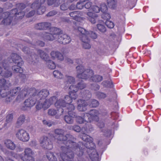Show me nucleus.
Listing matches in <instances>:
<instances>
[{"label":"nucleus","mask_w":161,"mask_h":161,"mask_svg":"<svg viewBox=\"0 0 161 161\" xmlns=\"http://www.w3.org/2000/svg\"><path fill=\"white\" fill-rule=\"evenodd\" d=\"M33 9H37V13L39 14H42L45 11L46 8L44 6H41L35 8H33Z\"/></svg>","instance_id":"nucleus-33"},{"label":"nucleus","mask_w":161,"mask_h":161,"mask_svg":"<svg viewBox=\"0 0 161 161\" xmlns=\"http://www.w3.org/2000/svg\"><path fill=\"white\" fill-rule=\"evenodd\" d=\"M76 118V121L77 123L79 124H82L85 123L84 120L83 119V117H81L80 116H77Z\"/></svg>","instance_id":"nucleus-58"},{"label":"nucleus","mask_w":161,"mask_h":161,"mask_svg":"<svg viewBox=\"0 0 161 161\" xmlns=\"http://www.w3.org/2000/svg\"><path fill=\"white\" fill-rule=\"evenodd\" d=\"M103 13V14L102 15V17L103 19L108 20V19L110 18V15L108 13H107V12Z\"/></svg>","instance_id":"nucleus-53"},{"label":"nucleus","mask_w":161,"mask_h":161,"mask_svg":"<svg viewBox=\"0 0 161 161\" xmlns=\"http://www.w3.org/2000/svg\"><path fill=\"white\" fill-rule=\"evenodd\" d=\"M47 64L48 68L53 69L56 68V65L54 62L52 60H48L47 61Z\"/></svg>","instance_id":"nucleus-36"},{"label":"nucleus","mask_w":161,"mask_h":161,"mask_svg":"<svg viewBox=\"0 0 161 161\" xmlns=\"http://www.w3.org/2000/svg\"><path fill=\"white\" fill-rule=\"evenodd\" d=\"M86 14L88 16L87 17L89 20L92 24H95L96 19L98 17L97 14L93 13L91 12L87 13Z\"/></svg>","instance_id":"nucleus-26"},{"label":"nucleus","mask_w":161,"mask_h":161,"mask_svg":"<svg viewBox=\"0 0 161 161\" xmlns=\"http://www.w3.org/2000/svg\"><path fill=\"white\" fill-rule=\"evenodd\" d=\"M67 108L66 107L65 110H64V112H67L69 114V112L75 113L73 111L75 109V107L73 104H70V103L67 105Z\"/></svg>","instance_id":"nucleus-31"},{"label":"nucleus","mask_w":161,"mask_h":161,"mask_svg":"<svg viewBox=\"0 0 161 161\" xmlns=\"http://www.w3.org/2000/svg\"><path fill=\"white\" fill-rule=\"evenodd\" d=\"M57 97L53 96L48 99H45L43 101H41L37 102L36 108L38 110L43 108L45 110L49 108L56 100Z\"/></svg>","instance_id":"nucleus-5"},{"label":"nucleus","mask_w":161,"mask_h":161,"mask_svg":"<svg viewBox=\"0 0 161 161\" xmlns=\"http://www.w3.org/2000/svg\"><path fill=\"white\" fill-rule=\"evenodd\" d=\"M72 102L71 99L69 96H66L64 98H61L58 100L55 103V106L58 108V112L59 111L60 113H58L59 115H61L64 114V110H65L67 105Z\"/></svg>","instance_id":"nucleus-4"},{"label":"nucleus","mask_w":161,"mask_h":161,"mask_svg":"<svg viewBox=\"0 0 161 161\" xmlns=\"http://www.w3.org/2000/svg\"><path fill=\"white\" fill-rule=\"evenodd\" d=\"M98 30L102 32H104L106 31V29L105 26L102 24H98L97 25Z\"/></svg>","instance_id":"nucleus-49"},{"label":"nucleus","mask_w":161,"mask_h":161,"mask_svg":"<svg viewBox=\"0 0 161 161\" xmlns=\"http://www.w3.org/2000/svg\"><path fill=\"white\" fill-rule=\"evenodd\" d=\"M33 95L32 96L26 100L22 104L21 108L22 110H26L27 108H30L33 106L36 103V101Z\"/></svg>","instance_id":"nucleus-15"},{"label":"nucleus","mask_w":161,"mask_h":161,"mask_svg":"<svg viewBox=\"0 0 161 161\" xmlns=\"http://www.w3.org/2000/svg\"><path fill=\"white\" fill-rule=\"evenodd\" d=\"M75 86L74 85H71L69 86V89L71 90L72 91L69 92V96L71 100L75 99L77 97V95L76 94V92L78 91V88L76 87H75V89L74 87ZM72 101V100H71Z\"/></svg>","instance_id":"nucleus-25"},{"label":"nucleus","mask_w":161,"mask_h":161,"mask_svg":"<svg viewBox=\"0 0 161 161\" xmlns=\"http://www.w3.org/2000/svg\"><path fill=\"white\" fill-rule=\"evenodd\" d=\"M16 136L19 140L23 142H27L30 138L29 133L23 129L18 130L16 132Z\"/></svg>","instance_id":"nucleus-14"},{"label":"nucleus","mask_w":161,"mask_h":161,"mask_svg":"<svg viewBox=\"0 0 161 161\" xmlns=\"http://www.w3.org/2000/svg\"><path fill=\"white\" fill-rule=\"evenodd\" d=\"M61 30L57 36V40L61 44H67L70 43L71 41V39L70 36L66 34H61Z\"/></svg>","instance_id":"nucleus-16"},{"label":"nucleus","mask_w":161,"mask_h":161,"mask_svg":"<svg viewBox=\"0 0 161 161\" xmlns=\"http://www.w3.org/2000/svg\"><path fill=\"white\" fill-rule=\"evenodd\" d=\"M29 9L27 8L26 9L25 15L27 17H30L33 16L35 13V11L34 10H31L30 11Z\"/></svg>","instance_id":"nucleus-34"},{"label":"nucleus","mask_w":161,"mask_h":161,"mask_svg":"<svg viewBox=\"0 0 161 161\" xmlns=\"http://www.w3.org/2000/svg\"><path fill=\"white\" fill-rule=\"evenodd\" d=\"M10 63V62L8 60H4L0 64L4 69L3 70L1 75L6 78L11 77L12 75L11 72L9 69Z\"/></svg>","instance_id":"nucleus-13"},{"label":"nucleus","mask_w":161,"mask_h":161,"mask_svg":"<svg viewBox=\"0 0 161 161\" xmlns=\"http://www.w3.org/2000/svg\"><path fill=\"white\" fill-rule=\"evenodd\" d=\"M17 12V10L16 8L13 9L11 11V13H12L13 16H15L17 19H22L25 15V12L22 11H19L18 13Z\"/></svg>","instance_id":"nucleus-24"},{"label":"nucleus","mask_w":161,"mask_h":161,"mask_svg":"<svg viewBox=\"0 0 161 161\" xmlns=\"http://www.w3.org/2000/svg\"><path fill=\"white\" fill-rule=\"evenodd\" d=\"M37 53L40 58L43 60L47 62L49 60V57L48 54L43 50H38L37 51Z\"/></svg>","instance_id":"nucleus-28"},{"label":"nucleus","mask_w":161,"mask_h":161,"mask_svg":"<svg viewBox=\"0 0 161 161\" xmlns=\"http://www.w3.org/2000/svg\"><path fill=\"white\" fill-rule=\"evenodd\" d=\"M24 154H19L21 159L23 161H35V158L33 156L34 152L30 148H25L24 152Z\"/></svg>","instance_id":"nucleus-10"},{"label":"nucleus","mask_w":161,"mask_h":161,"mask_svg":"<svg viewBox=\"0 0 161 161\" xmlns=\"http://www.w3.org/2000/svg\"><path fill=\"white\" fill-rule=\"evenodd\" d=\"M13 15L12 13L6 12L2 14V17H3L2 23L5 25H9L10 24L13 19Z\"/></svg>","instance_id":"nucleus-18"},{"label":"nucleus","mask_w":161,"mask_h":161,"mask_svg":"<svg viewBox=\"0 0 161 161\" xmlns=\"http://www.w3.org/2000/svg\"><path fill=\"white\" fill-rule=\"evenodd\" d=\"M46 0H36V1L32 4L31 8H35L41 6H44V4Z\"/></svg>","instance_id":"nucleus-30"},{"label":"nucleus","mask_w":161,"mask_h":161,"mask_svg":"<svg viewBox=\"0 0 161 161\" xmlns=\"http://www.w3.org/2000/svg\"><path fill=\"white\" fill-rule=\"evenodd\" d=\"M22 51L25 53L28 54L29 58L27 59V61L30 63H36L38 58V56L35 53L33 50L30 51L28 47H24L22 49Z\"/></svg>","instance_id":"nucleus-11"},{"label":"nucleus","mask_w":161,"mask_h":161,"mask_svg":"<svg viewBox=\"0 0 161 161\" xmlns=\"http://www.w3.org/2000/svg\"><path fill=\"white\" fill-rule=\"evenodd\" d=\"M13 118V115L11 114H9L6 117V121L7 123H9L12 121Z\"/></svg>","instance_id":"nucleus-56"},{"label":"nucleus","mask_w":161,"mask_h":161,"mask_svg":"<svg viewBox=\"0 0 161 161\" xmlns=\"http://www.w3.org/2000/svg\"><path fill=\"white\" fill-rule=\"evenodd\" d=\"M86 32H88L87 34H86V33H85V35L87 36V37H88V36H90L92 38L94 39H96L97 37V34L94 32L92 31L89 32L86 31Z\"/></svg>","instance_id":"nucleus-43"},{"label":"nucleus","mask_w":161,"mask_h":161,"mask_svg":"<svg viewBox=\"0 0 161 161\" xmlns=\"http://www.w3.org/2000/svg\"><path fill=\"white\" fill-rule=\"evenodd\" d=\"M78 31L81 33L80 39L82 42L83 47L86 49H89L91 47L90 41V39L85 34H87V32H86V30L81 27H79L78 28Z\"/></svg>","instance_id":"nucleus-8"},{"label":"nucleus","mask_w":161,"mask_h":161,"mask_svg":"<svg viewBox=\"0 0 161 161\" xmlns=\"http://www.w3.org/2000/svg\"><path fill=\"white\" fill-rule=\"evenodd\" d=\"M41 146L45 149L50 150L53 148V145L50 139L47 136H44L41 140Z\"/></svg>","instance_id":"nucleus-17"},{"label":"nucleus","mask_w":161,"mask_h":161,"mask_svg":"<svg viewBox=\"0 0 161 161\" xmlns=\"http://www.w3.org/2000/svg\"><path fill=\"white\" fill-rule=\"evenodd\" d=\"M53 33L52 34L43 32L40 33L39 36L44 40L53 41L57 39L58 33L60 30L57 28H54L52 29Z\"/></svg>","instance_id":"nucleus-9"},{"label":"nucleus","mask_w":161,"mask_h":161,"mask_svg":"<svg viewBox=\"0 0 161 161\" xmlns=\"http://www.w3.org/2000/svg\"><path fill=\"white\" fill-rule=\"evenodd\" d=\"M76 117V113L69 112L68 115L65 116L64 119L67 123L72 124L74 122L73 118Z\"/></svg>","instance_id":"nucleus-23"},{"label":"nucleus","mask_w":161,"mask_h":161,"mask_svg":"<svg viewBox=\"0 0 161 161\" xmlns=\"http://www.w3.org/2000/svg\"><path fill=\"white\" fill-rule=\"evenodd\" d=\"M11 86V83L9 81H7L4 79L0 80V96L1 97H4L10 95L8 89Z\"/></svg>","instance_id":"nucleus-6"},{"label":"nucleus","mask_w":161,"mask_h":161,"mask_svg":"<svg viewBox=\"0 0 161 161\" xmlns=\"http://www.w3.org/2000/svg\"><path fill=\"white\" fill-rule=\"evenodd\" d=\"M73 129L76 132H79L80 131V128L78 125H74L73 127Z\"/></svg>","instance_id":"nucleus-63"},{"label":"nucleus","mask_w":161,"mask_h":161,"mask_svg":"<svg viewBox=\"0 0 161 161\" xmlns=\"http://www.w3.org/2000/svg\"><path fill=\"white\" fill-rule=\"evenodd\" d=\"M77 75V78L84 79H87L90 78L93 81L99 82L103 79L102 76L97 75L93 76V71L89 69H85L84 67L81 65L76 66Z\"/></svg>","instance_id":"nucleus-3"},{"label":"nucleus","mask_w":161,"mask_h":161,"mask_svg":"<svg viewBox=\"0 0 161 161\" xmlns=\"http://www.w3.org/2000/svg\"><path fill=\"white\" fill-rule=\"evenodd\" d=\"M102 84L105 87H111L113 86L112 83L111 81H103L102 82Z\"/></svg>","instance_id":"nucleus-46"},{"label":"nucleus","mask_w":161,"mask_h":161,"mask_svg":"<svg viewBox=\"0 0 161 161\" xmlns=\"http://www.w3.org/2000/svg\"><path fill=\"white\" fill-rule=\"evenodd\" d=\"M75 86V87H74V88L75 89V88L76 87ZM86 86V85L82 81H81L78 83L76 88H77L78 89H82L85 88Z\"/></svg>","instance_id":"nucleus-47"},{"label":"nucleus","mask_w":161,"mask_h":161,"mask_svg":"<svg viewBox=\"0 0 161 161\" xmlns=\"http://www.w3.org/2000/svg\"><path fill=\"white\" fill-rule=\"evenodd\" d=\"M55 133L58 135L57 137L58 141H63L64 146H62L61 147L64 146L66 147L69 151H73L75 149L77 151L80 150V148L77 147V144L74 142V138L72 135L70 134H67L64 136V131L61 129H56L55 130Z\"/></svg>","instance_id":"nucleus-2"},{"label":"nucleus","mask_w":161,"mask_h":161,"mask_svg":"<svg viewBox=\"0 0 161 161\" xmlns=\"http://www.w3.org/2000/svg\"><path fill=\"white\" fill-rule=\"evenodd\" d=\"M105 24L108 27L110 28H112L114 26V23L108 20H107L106 21Z\"/></svg>","instance_id":"nucleus-52"},{"label":"nucleus","mask_w":161,"mask_h":161,"mask_svg":"<svg viewBox=\"0 0 161 161\" xmlns=\"http://www.w3.org/2000/svg\"><path fill=\"white\" fill-rule=\"evenodd\" d=\"M96 96L98 98L100 99H104L107 97L106 94L100 92H97L96 93Z\"/></svg>","instance_id":"nucleus-44"},{"label":"nucleus","mask_w":161,"mask_h":161,"mask_svg":"<svg viewBox=\"0 0 161 161\" xmlns=\"http://www.w3.org/2000/svg\"><path fill=\"white\" fill-rule=\"evenodd\" d=\"M90 106L92 107H96L99 105L98 101L95 99H92L90 101Z\"/></svg>","instance_id":"nucleus-45"},{"label":"nucleus","mask_w":161,"mask_h":161,"mask_svg":"<svg viewBox=\"0 0 161 161\" xmlns=\"http://www.w3.org/2000/svg\"><path fill=\"white\" fill-rule=\"evenodd\" d=\"M83 117L85 122H90L92 120V118L90 117V115L89 113H84Z\"/></svg>","instance_id":"nucleus-35"},{"label":"nucleus","mask_w":161,"mask_h":161,"mask_svg":"<svg viewBox=\"0 0 161 161\" xmlns=\"http://www.w3.org/2000/svg\"><path fill=\"white\" fill-rule=\"evenodd\" d=\"M85 1H81L80 2H79L77 3L76 5L77 9H81L83 8L84 7V2Z\"/></svg>","instance_id":"nucleus-54"},{"label":"nucleus","mask_w":161,"mask_h":161,"mask_svg":"<svg viewBox=\"0 0 161 161\" xmlns=\"http://www.w3.org/2000/svg\"><path fill=\"white\" fill-rule=\"evenodd\" d=\"M78 12L77 11H74L71 12L69 14L70 17H72L73 19H76L77 17L78 16Z\"/></svg>","instance_id":"nucleus-51"},{"label":"nucleus","mask_w":161,"mask_h":161,"mask_svg":"<svg viewBox=\"0 0 161 161\" xmlns=\"http://www.w3.org/2000/svg\"><path fill=\"white\" fill-rule=\"evenodd\" d=\"M51 25V24L48 22H41L35 24L34 25V28L37 30H44L49 28Z\"/></svg>","instance_id":"nucleus-19"},{"label":"nucleus","mask_w":161,"mask_h":161,"mask_svg":"<svg viewBox=\"0 0 161 161\" xmlns=\"http://www.w3.org/2000/svg\"><path fill=\"white\" fill-rule=\"evenodd\" d=\"M108 4L109 7L114 8L116 5V2L115 0H107Z\"/></svg>","instance_id":"nucleus-48"},{"label":"nucleus","mask_w":161,"mask_h":161,"mask_svg":"<svg viewBox=\"0 0 161 161\" xmlns=\"http://www.w3.org/2000/svg\"><path fill=\"white\" fill-rule=\"evenodd\" d=\"M100 10L103 13H105L107 11L108 8L106 4L105 3H102L100 5Z\"/></svg>","instance_id":"nucleus-50"},{"label":"nucleus","mask_w":161,"mask_h":161,"mask_svg":"<svg viewBox=\"0 0 161 161\" xmlns=\"http://www.w3.org/2000/svg\"><path fill=\"white\" fill-rule=\"evenodd\" d=\"M4 144L6 148L11 150H14L16 147L15 144L10 140L7 139L4 140Z\"/></svg>","instance_id":"nucleus-27"},{"label":"nucleus","mask_w":161,"mask_h":161,"mask_svg":"<svg viewBox=\"0 0 161 161\" xmlns=\"http://www.w3.org/2000/svg\"><path fill=\"white\" fill-rule=\"evenodd\" d=\"M19 87H17L14 88L11 90L10 92V95L11 96H14L15 95L17 94L20 90Z\"/></svg>","instance_id":"nucleus-42"},{"label":"nucleus","mask_w":161,"mask_h":161,"mask_svg":"<svg viewBox=\"0 0 161 161\" xmlns=\"http://www.w3.org/2000/svg\"><path fill=\"white\" fill-rule=\"evenodd\" d=\"M83 140L86 143L82 144V147L81 148L78 147L79 144L77 145V147L80 148V150L77 151L75 149L73 151H75V153L78 156H81L83 153V150L85 149L84 147L87 149L86 151L88 153L89 157L92 161H97L98 159V155L96 150L94 149L95 145L93 142L92 139L89 136L86 135L85 133H83Z\"/></svg>","instance_id":"nucleus-1"},{"label":"nucleus","mask_w":161,"mask_h":161,"mask_svg":"<svg viewBox=\"0 0 161 161\" xmlns=\"http://www.w3.org/2000/svg\"><path fill=\"white\" fill-rule=\"evenodd\" d=\"M50 56L52 59H57L60 61L63 60L64 58L63 54L58 51H52L50 53Z\"/></svg>","instance_id":"nucleus-22"},{"label":"nucleus","mask_w":161,"mask_h":161,"mask_svg":"<svg viewBox=\"0 0 161 161\" xmlns=\"http://www.w3.org/2000/svg\"><path fill=\"white\" fill-rule=\"evenodd\" d=\"M65 80L68 84H72L75 82V78L71 76L66 75Z\"/></svg>","instance_id":"nucleus-39"},{"label":"nucleus","mask_w":161,"mask_h":161,"mask_svg":"<svg viewBox=\"0 0 161 161\" xmlns=\"http://www.w3.org/2000/svg\"><path fill=\"white\" fill-rule=\"evenodd\" d=\"M49 91L47 89H44L40 91H36L33 95L37 102L41 101H43L49 95Z\"/></svg>","instance_id":"nucleus-12"},{"label":"nucleus","mask_w":161,"mask_h":161,"mask_svg":"<svg viewBox=\"0 0 161 161\" xmlns=\"http://www.w3.org/2000/svg\"><path fill=\"white\" fill-rule=\"evenodd\" d=\"M89 114L90 115V117L92 118V120H93L96 121L99 120V118L98 116L99 113L97 110L95 109L91 110Z\"/></svg>","instance_id":"nucleus-29"},{"label":"nucleus","mask_w":161,"mask_h":161,"mask_svg":"<svg viewBox=\"0 0 161 161\" xmlns=\"http://www.w3.org/2000/svg\"><path fill=\"white\" fill-rule=\"evenodd\" d=\"M91 8L93 11L96 13H98L100 11V8L96 5L92 6Z\"/></svg>","instance_id":"nucleus-57"},{"label":"nucleus","mask_w":161,"mask_h":161,"mask_svg":"<svg viewBox=\"0 0 161 161\" xmlns=\"http://www.w3.org/2000/svg\"><path fill=\"white\" fill-rule=\"evenodd\" d=\"M68 7V6L65 3L62 4L60 6V9L62 10H66Z\"/></svg>","instance_id":"nucleus-64"},{"label":"nucleus","mask_w":161,"mask_h":161,"mask_svg":"<svg viewBox=\"0 0 161 161\" xmlns=\"http://www.w3.org/2000/svg\"><path fill=\"white\" fill-rule=\"evenodd\" d=\"M92 88L95 90H97L99 89V86L96 83H94L92 85Z\"/></svg>","instance_id":"nucleus-62"},{"label":"nucleus","mask_w":161,"mask_h":161,"mask_svg":"<svg viewBox=\"0 0 161 161\" xmlns=\"http://www.w3.org/2000/svg\"><path fill=\"white\" fill-rule=\"evenodd\" d=\"M57 112V111L53 109H50L48 110V113L49 115L53 116L55 115Z\"/></svg>","instance_id":"nucleus-55"},{"label":"nucleus","mask_w":161,"mask_h":161,"mask_svg":"<svg viewBox=\"0 0 161 161\" xmlns=\"http://www.w3.org/2000/svg\"><path fill=\"white\" fill-rule=\"evenodd\" d=\"M32 44V45L34 46H35L36 45H38L41 47H43L44 46L45 43L43 42L42 41H39L37 42L36 43H33Z\"/></svg>","instance_id":"nucleus-61"},{"label":"nucleus","mask_w":161,"mask_h":161,"mask_svg":"<svg viewBox=\"0 0 161 161\" xmlns=\"http://www.w3.org/2000/svg\"><path fill=\"white\" fill-rule=\"evenodd\" d=\"M25 119V116L23 115H21L17 119V124L19 126H21L24 122Z\"/></svg>","instance_id":"nucleus-38"},{"label":"nucleus","mask_w":161,"mask_h":161,"mask_svg":"<svg viewBox=\"0 0 161 161\" xmlns=\"http://www.w3.org/2000/svg\"><path fill=\"white\" fill-rule=\"evenodd\" d=\"M88 105L87 102L84 100H79L77 101V109L80 111H85L87 109Z\"/></svg>","instance_id":"nucleus-20"},{"label":"nucleus","mask_w":161,"mask_h":161,"mask_svg":"<svg viewBox=\"0 0 161 161\" xmlns=\"http://www.w3.org/2000/svg\"><path fill=\"white\" fill-rule=\"evenodd\" d=\"M53 74L54 77L60 79L63 77L62 74L58 70H54L53 72Z\"/></svg>","instance_id":"nucleus-41"},{"label":"nucleus","mask_w":161,"mask_h":161,"mask_svg":"<svg viewBox=\"0 0 161 161\" xmlns=\"http://www.w3.org/2000/svg\"><path fill=\"white\" fill-rule=\"evenodd\" d=\"M11 57L13 62L17 65H22L23 64V62L21 57L17 54L12 53L11 55Z\"/></svg>","instance_id":"nucleus-21"},{"label":"nucleus","mask_w":161,"mask_h":161,"mask_svg":"<svg viewBox=\"0 0 161 161\" xmlns=\"http://www.w3.org/2000/svg\"><path fill=\"white\" fill-rule=\"evenodd\" d=\"M46 155L47 158L50 161H56L57 158L52 152H48L47 153Z\"/></svg>","instance_id":"nucleus-32"},{"label":"nucleus","mask_w":161,"mask_h":161,"mask_svg":"<svg viewBox=\"0 0 161 161\" xmlns=\"http://www.w3.org/2000/svg\"><path fill=\"white\" fill-rule=\"evenodd\" d=\"M27 93L25 90H22L17 97V99H23L27 95Z\"/></svg>","instance_id":"nucleus-40"},{"label":"nucleus","mask_w":161,"mask_h":161,"mask_svg":"<svg viewBox=\"0 0 161 161\" xmlns=\"http://www.w3.org/2000/svg\"><path fill=\"white\" fill-rule=\"evenodd\" d=\"M58 12L57 11L55 10H53L49 12L47 14V16H52L56 15Z\"/></svg>","instance_id":"nucleus-59"},{"label":"nucleus","mask_w":161,"mask_h":161,"mask_svg":"<svg viewBox=\"0 0 161 161\" xmlns=\"http://www.w3.org/2000/svg\"><path fill=\"white\" fill-rule=\"evenodd\" d=\"M21 65H17L13 66L12 67V70L16 73H21L23 72V70L20 67Z\"/></svg>","instance_id":"nucleus-37"},{"label":"nucleus","mask_w":161,"mask_h":161,"mask_svg":"<svg viewBox=\"0 0 161 161\" xmlns=\"http://www.w3.org/2000/svg\"><path fill=\"white\" fill-rule=\"evenodd\" d=\"M42 122L44 125H47L49 127L51 126L53 123L51 121H47L46 120H43Z\"/></svg>","instance_id":"nucleus-60"},{"label":"nucleus","mask_w":161,"mask_h":161,"mask_svg":"<svg viewBox=\"0 0 161 161\" xmlns=\"http://www.w3.org/2000/svg\"><path fill=\"white\" fill-rule=\"evenodd\" d=\"M74 153L73 151L68 152V149L65 147H62V151L60 153L59 161H73Z\"/></svg>","instance_id":"nucleus-7"}]
</instances>
